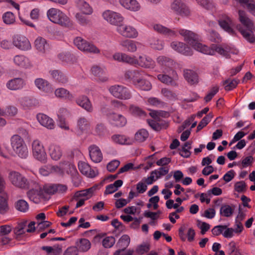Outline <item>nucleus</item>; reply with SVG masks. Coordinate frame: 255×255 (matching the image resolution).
I'll return each instance as SVG.
<instances>
[{
    "label": "nucleus",
    "mask_w": 255,
    "mask_h": 255,
    "mask_svg": "<svg viewBox=\"0 0 255 255\" xmlns=\"http://www.w3.org/2000/svg\"><path fill=\"white\" fill-rule=\"evenodd\" d=\"M153 29L157 32L164 35L167 37L175 38L178 34L184 38V40L195 50L202 53L210 55H214L216 53L221 55L228 57L230 49L226 46H220L212 44L210 47L198 41V36L192 31L183 28H168L160 24L153 25Z\"/></svg>",
    "instance_id": "nucleus-1"
},
{
    "label": "nucleus",
    "mask_w": 255,
    "mask_h": 255,
    "mask_svg": "<svg viewBox=\"0 0 255 255\" xmlns=\"http://www.w3.org/2000/svg\"><path fill=\"white\" fill-rule=\"evenodd\" d=\"M47 16L49 20L53 23L69 29L74 28L73 21L65 13L59 9L50 8L47 11Z\"/></svg>",
    "instance_id": "nucleus-2"
},
{
    "label": "nucleus",
    "mask_w": 255,
    "mask_h": 255,
    "mask_svg": "<svg viewBox=\"0 0 255 255\" xmlns=\"http://www.w3.org/2000/svg\"><path fill=\"white\" fill-rule=\"evenodd\" d=\"M10 142L11 149L15 155L22 159H26L28 156L27 145L23 138L18 134L12 135Z\"/></svg>",
    "instance_id": "nucleus-3"
},
{
    "label": "nucleus",
    "mask_w": 255,
    "mask_h": 255,
    "mask_svg": "<svg viewBox=\"0 0 255 255\" xmlns=\"http://www.w3.org/2000/svg\"><path fill=\"white\" fill-rule=\"evenodd\" d=\"M8 179L13 186L20 189L28 188L30 184L24 175L16 171L10 170L8 174Z\"/></svg>",
    "instance_id": "nucleus-4"
},
{
    "label": "nucleus",
    "mask_w": 255,
    "mask_h": 255,
    "mask_svg": "<svg viewBox=\"0 0 255 255\" xmlns=\"http://www.w3.org/2000/svg\"><path fill=\"white\" fill-rule=\"evenodd\" d=\"M73 42L75 46L81 51L92 54H99L100 53V49L96 45L81 37H76Z\"/></svg>",
    "instance_id": "nucleus-5"
},
{
    "label": "nucleus",
    "mask_w": 255,
    "mask_h": 255,
    "mask_svg": "<svg viewBox=\"0 0 255 255\" xmlns=\"http://www.w3.org/2000/svg\"><path fill=\"white\" fill-rule=\"evenodd\" d=\"M108 90L113 96L118 99L128 100L131 97L130 90L123 85H113L110 86Z\"/></svg>",
    "instance_id": "nucleus-6"
},
{
    "label": "nucleus",
    "mask_w": 255,
    "mask_h": 255,
    "mask_svg": "<svg viewBox=\"0 0 255 255\" xmlns=\"http://www.w3.org/2000/svg\"><path fill=\"white\" fill-rule=\"evenodd\" d=\"M31 150L35 159L43 163L46 161V153L43 144L39 140L34 139L32 141Z\"/></svg>",
    "instance_id": "nucleus-7"
},
{
    "label": "nucleus",
    "mask_w": 255,
    "mask_h": 255,
    "mask_svg": "<svg viewBox=\"0 0 255 255\" xmlns=\"http://www.w3.org/2000/svg\"><path fill=\"white\" fill-rule=\"evenodd\" d=\"M103 18L109 23L117 26H119L124 20V17L119 13L111 10H106L102 13Z\"/></svg>",
    "instance_id": "nucleus-8"
},
{
    "label": "nucleus",
    "mask_w": 255,
    "mask_h": 255,
    "mask_svg": "<svg viewBox=\"0 0 255 255\" xmlns=\"http://www.w3.org/2000/svg\"><path fill=\"white\" fill-rule=\"evenodd\" d=\"M117 32L122 36L129 38L137 37L138 32L132 26L126 24H121L116 28Z\"/></svg>",
    "instance_id": "nucleus-9"
},
{
    "label": "nucleus",
    "mask_w": 255,
    "mask_h": 255,
    "mask_svg": "<svg viewBox=\"0 0 255 255\" xmlns=\"http://www.w3.org/2000/svg\"><path fill=\"white\" fill-rule=\"evenodd\" d=\"M33 184L34 188H32L27 192V194L29 199L35 203H38L43 197V190L42 187L36 181H31Z\"/></svg>",
    "instance_id": "nucleus-10"
},
{
    "label": "nucleus",
    "mask_w": 255,
    "mask_h": 255,
    "mask_svg": "<svg viewBox=\"0 0 255 255\" xmlns=\"http://www.w3.org/2000/svg\"><path fill=\"white\" fill-rule=\"evenodd\" d=\"M171 9L176 14L182 16H187L190 12L187 5L179 0H175L171 4Z\"/></svg>",
    "instance_id": "nucleus-11"
},
{
    "label": "nucleus",
    "mask_w": 255,
    "mask_h": 255,
    "mask_svg": "<svg viewBox=\"0 0 255 255\" xmlns=\"http://www.w3.org/2000/svg\"><path fill=\"white\" fill-rule=\"evenodd\" d=\"M12 43L17 48L26 51L31 49V46L29 40L23 35H15L12 39Z\"/></svg>",
    "instance_id": "nucleus-12"
},
{
    "label": "nucleus",
    "mask_w": 255,
    "mask_h": 255,
    "mask_svg": "<svg viewBox=\"0 0 255 255\" xmlns=\"http://www.w3.org/2000/svg\"><path fill=\"white\" fill-rule=\"evenodd\" d=\"M171 48L176 52L186 56L192 55V50L185 43L177 40L170 43Z\"/></svg>",
    "instance_id": "nucleus-13"
},
{
    "label": "nucleus",
    "mask_w": 255,
    "mask_h": 255,
    "mask_svg": "<svg viewBox=\"0 0 255 255\" xmlns=\"http://www.w3.org/2000/svg\"><path fill=\"white\" fill-rule=\"evenodd\" d=\"M92 75L99 82H105L108 80L107 71L104 67L94 66L91 69Z\"/></svg>",
    "instance_id": "nucleus-14"
},
{
    "label": "nucleus",
    "mask_w": 255,
    "mask_h": 255,
    "mask_svg": "<svg viewBox=\"0 0 255 255\" xmlns=\"http://www.w3.org/2000/svg\"><path fill=\"white\" fill-rule=\"evenodd\" d=\"M166 70H163L165 74H159L157 75V79L162 83L169 85L173 86H177L176 81L178 79V76L176 72L173 70H171V76H170L167 75Z\"/></svg>",
    "instance_id": "nucleus-15"
},
{
    "label": "nucleus",
    "mask_w": 255,
    "mask_h": 255,
    "mask_svg": "<svg viewBox=\"0 0 255 255\" xmlns=\"http://www.w3.org/2000/svg\"><path fill=\"white\" fill-rule=\"evenodd\" d=\"M78 168L82 174L89 178H94L98 174L96 169L91 168L87 163L84 161L79 162Z\"/></svg>",
    "instance_id": "nucleus-16"
},
{
    "label": "nucleus",
    "mask_w": 255,
    "mask_h": 255,
    "mask_svg": "<svg viewBox=\"0 0 255 255\" xmlns=\"http://www.w3.org/2000/svg\"><path fill=\"white\" fill-rule=\"evenodd\" d=\"M13 62L16 66L22 68L30 69L33 66L29 59L23 55H15L13 58Z\"/></svg>",
    "instance_id": "nucleus-17"
},
{
    "label": "nucleus",
    "mask_w": 255,
    "mask_h": 255,
    "mask_svg": "<svg viewBox=\"0 0 255 255\" xmlns=\"http://www.w3.org/2000/svg\"><path fill=\"white\" fill-rule=\"evenodd\" d=\"M34 84L39 90L46 94H51L53 92V88L51 85L47 80L44 79H36L34 81Z\"/></svg>",
    "instance_id": "nucleus-18"
},
{
    "label": "nucleus",
    "mask_w": 255,
    "mask_h": 255,
    "mask_svg": "<svg viewBox=\"0 0 255 255\" xmlns=\"http://www.w3.org/2000/svg\"><path fill=\"white\" fill-rule=\"evenodd\" d=\"M37 120L39 124L48 129H53L55 128V123L52 119L43 114H38Z\"/></svg>",
    "instance_id": "nucleus-19"
},
{
    "label": "nucleus",
    "mask_w": 255,
    "mask_h": 255,
    "mask_svg": "<svg viewBox=\"0 0 255 255\" xmlns=\"http://www.w3.org/2000/svg\"><path fill=\"white\" fill-rule=\"evenodd\" d=\"M34 47L40 54L45 53L49 49V45L47 40L40 36L35 40Z\"/></svg>",
    "instance_id": "nucleus-20"
},
{
    "label": "nucleus",
    "mask_w": 255,
    "mask_h": 255,
    "mask_svg": "<svg viewBox=\"0 0 255 255\" xmlns=\"http://www.w3.org/2000/svg\"><path fill=\"white\" fill-rule=\"evenodd\" d=\"M77 104L89 113L93 111V107L91 102L88 97L82 95L78 97L76 100Z\"/></svg>",
    "instance_id": "nucleus-21"
},
{
    "label": "nucleus",
    "mask_w": 255,
    "mask_h": 255,
    "mask_svg": "<svg viewBox=\"0 0 255 255\" xmlns=\"http://www.w3.org/2000/svg\"><path fill=\"white\" fill-rule=\"evenodd\" d=\"M108 119L112 124L119 127L125 126L127 122L126 118L124 116L116 113L109 115Z\"/></svg>",
    "instance_id": "nucleus-22"
},
{
    "label": "nucleus",
    "mask_w": 255,
    "mask_h": 255,
    "mask_svg": "<svg viewBox=\"0 0 255 255\" xmlns=\"http://www.w3.org/2000/svg\"><path fill=\"white\" fill-rule=\"evenodd\" d=\"M218 21L220 26L224 30L229 33L233 32V29L232 28L233 21L228 15L225 14L221 15Z\"/></svg>",
    "instance_id": "nucleus-23"
},
{
    "label": "nucleus",
    "mask_w": 255,
    "mask_h": 255,
    "mask_svg": "<svg viewBox=\"0 0 255 255\" xmlns=\"http://www.w3.org/2000/svg\"><path fill=\"white\" fill-rule=\"evenodd\" d=\"M136 65L145 68L153 69L155 67V62L149 56L140 55L137 59Z\"/></svg>",
    "instance_id": "nucleus-24"
},
{
    "label": "nucleus",
    "mask_w": 255,
    "mask_h": 255,
    "mask_svg": "<svg viewBox=\"0 0 255 255\" xmlns=\"http://www.w3.org/2000/svg\"><path fill=\"white\" fill-rule=\"evenodd\" d=\"M119 2L123 7L131 11H137L140 9V5L137 0H120Z\"/></svg>",
    "instance_id": "nucleus-25"
},
{
    "label": "nucleus",
    "mask_w": 255,
    "mask_h": 255,
    "mask_svg": "<svg viewBox=\"0 0 255 255\" xmlns=\"http://www.w3.org/2000/svg\"><path fill=\"white\" fill-rule=\"evenodd\" d=\"M89 151L90 157L93 162L99 163L102 161L103 155L98 146L92 145L89 147Z\"/></svg>",
    "instance_id": "nucleus-26"
},
{
    "label": "nucleus",
    "mask_w": 255,
    "mask_h": 255,
    "mask_svg": "<svg viewBox=\"0 0 255 255\" xmlns=\"http://www.w3.org/2000/svg\"><path fill=\"white\" fill-rule=\"evenodd\" d=\"M48 153L54 160H59L62 156L63 151L61 147L55 144H51L48 147Z\"/></svg>",
    "instance_id": "nucleus-27"
},
{
    "label": "nucleus",
    "mask_w": 255,
    "mask_h": 255,
    "mask_svg": "<svg viewBox=\"0 0 255 255\" xmlns=\"http://www.w3.org/2000/svg\"><path fill=\"white\" fill-rule=\"evenodd\" d=\"M111 139L113 143L121 145H130L133 142L131 138L124 134H114Z\"/></svg>",
    "instance_id": "nucleus-28"
},
{
    "label": "nucleus",
    "mask_w": 255,
    "mask_h": 255,
    "mask_svg": "<svg viewBox=\"0 0 255 255\" xmlns=\"http://www.w3.org/2000/svg\"><path fill=\"white\" fill-rule=\"evenodd\" d=\"M156 62L163 70H166V68H170L174 64L173 60L163 55L158 56L156 58Z\"/></svg>",
    "instance_id": "nucleus-29"
},
{
    "label": "nucleus",
    "mask_w": 255,
    "mask_h": 255,
    "mask_svg": "<svg viewBox=\"0 0 255 255\" xmlns=\"http://www.w3.org/2000/svg\"><path fill=\"white\" fill-rule=\"evenodd\" d=\"M24 85V81L22 79L14 78L7 82L6 87L10 90H17L22 89Z\"/></svg>",
    "instance_id": "nucleus-30"
},
{
    "label": "nucleus",
    "mask_w": 255,
    "mask_h": 255,
    "mask_svg": "<svg viewBox=\"0 0 255 255\" xmlns=\"http://www.w3.org/2000/svg\"><path fill=\"white\" fill-rule=\"evenodd\" d=\"M137 42L133 40L125 39L120 41V45L128 52L134 53L137 50Z\"/></svg>",
    "instance_id": "nucleus-31"
},
{
    "label": "nucleus",
    "mask_w": 255,
    "mask_h": 255,
    "mask_svg": "<svg viewBox=\"0 0 255 255\" xmlns=\"http://www.w3.org/2000/svg\"><path fill=\"white\" fill-rule=\"evenodd\" d=\"M142 72L138 70L127 71L125 73V78L129 79L135 85L142 79Z\"/></svg>",
    "instance_id": "nucleus-32"
},
{
    "label": "nucleus",
    "mask_w": 255,
    "mask_h": 255,
    "mask_svg": "<svg viewBox=\"0 0 255 255\" xmlns=\"http://www.w3.org/2000/svg\"><path fill=\"white\" fill-rule=\"evenodd\" d=\"M55 96L60 99L71 101L73 99V95L67 89L64 88H58L55 90Z\"/></svg>",
    "instance_id": "nucleus-33"
},
{
    "label": "nucleus",
    "mask_w": 255,
    "mask_h": 255,
    "mask_svg": "<svg viewBox=\"0 0 255 255\" xmlns=\"http://www.w3.org/2000/svg\"><path fill=\"white\" fill-rule=\"evenodd\" d=\"M183 75L186 80L190 84L193 85L198 82V76L194 71L185 69L184 70Z\"/></svg>",
    "instance_id": "nucleus-34"
},
{
    "label": "nucleus",
    "mask_w": 255,
    "mask_h": 255,
    "mask_svg": "<svg viewBox=\"0 0 255 255\" xmlns=\"http://www.w3.org/2000/svg\"><path fill=\"white\" fill-rule=\"evenodd\" d=\"M77 249V252H86L90 250L91 247V242L87 239H81L76 243V246Z\"/></svg>",
    "instance_id": "nucleus-35"
},
{
    "label": "nucleus",
    "mask_w": 255,
    "mask_h": 255,
    "mask_svg": "<svg viewBox=\"0 0 255 255\" xmlns=\"http://www.w3.org/2000/svg\"><path fill=\"white\" fill-rule=\"evenodd\" d=\"M19 104L24 108L27 109L32 107L36 106L39 104L37 100L30 99L28 97H23L18 100Z\"/></svg>",
    "instance_id": "nucleus-36"
},
{
    "label": "nucleus",
    "mask_w": 255,
    "mask_h": 255,
    "mask_svg": "<svg viewBox=\"0 0 255 255\" xmlns=\"http://www.w3.org/2000/svg\"><path fill=\"white\" fill-rule=\"evenodd\" d=\"M27 227V222H23L19 223L13 230L14 238L17 240H20L21 236L26 232V227Z\"/></svg>",
    "instance_id": "nucleus-37"
},
{
    "label": "nucleus",
    "mask_w": 255,
    "mask_h": 255,
    "mask_svg": "<svg viewBox=\"0 0 255 255\" xmlns=\"http://www.w3.org/2000/svg\"><path fill=\"white\" fill-rule=\"evenodd\" d=\"M239 16L240 21L244 26L247 29H253L254 24L251 19L247 16L245 11L239 10Z\"/></svg>",
    "instance_id": "nucleus-38"
},
{
    "label": "nucleus",
    "mask_w": 255,
    "mask_h": 255,
    "mask_svg": "<svg viewBox=\"0 0 255 255\" xmlns=\"http://www.w3.org/2000/svg\"><path fill=\"white\" fill-rule=\"evenodd\" d=\"M7 199L6 193L4 191H0V214H5L8 210Z\"/></svg>",
    "instance_id": "nucleus-39"
},
{
    "label": "nucleus",
    "mask_w": 255,
    "mask_h": 255,
    "mask_svg": "<svg viewBox=\"0 0 255 255\" xmlns=\"http://www.w3.org/2000/svg\"><path fill=\"white\" fill-rule=\"evenodd\" d=\"M77 128L81 132H86L90 128V124L85 117H80L77 121Z\"/></svg>",
    "instance_id": "nucleus-40"
},
{
    "label": "nucleus",
    "mask_w": 255,
    "mask_h": 255,
    "mask_svg": "<svg viewBox=\"0 0 255 255\" xmlns=\"http://www.w3.org/2000/svg\"><path fill=\"white\" fill-rule=\"evenodd\" d=\"M78 6L83 14L91 15L93 12L92 7L85 0H79L78 2Z\"/></svg>",
    "instance_id": "nucleus-41"
},
{
    "label": "nucleus",
    "mask_w": 255,
    "mask_h": 255,
    "mask_svg": "<svg viewBox=\"0 0 255 255\" xmlns=\"http://www.w3.org/2000/svg\"><path fill=\"white\" fill-rule=\"evenodd\" d=\"M130 243V238L127 235H123L119 239L117 246L120 248L118 251H122L124 253H127L125 250L128 246Z\"/></svg>",
    "instance_id": "nucleus-42"
},
{
    "label": "nucleus",
    "mask_w": 255,
    "mask_h": 255,
    "mask_svg": "<svg viewBox=\"0 0 255 255\" xmlns=\"http://www.w3.org/2000/svg\"><path fill=\"white\" fill-rule=\"evenodd\" d=\"M238 29L241 32L243 37L249 42L254 43L255 41V37L252 31V29H243L241 26H238Z\"/></svg>",
    "instance_id": "nucleus-43"
},
{
    "label": "nucleus",
    "mask_w": 255,
    "mask_h": 255,
    "mask_svg": "<svg viewBox=\"0 0 255 255\" xmlns=\"http://www.w3.org/2000/svg\"><path fill=\"white\" fill-rule=\"evenodd\" d=\"M123 182L122 180H116L114 183L108 185L105 191V194H110L117 191L122 186Z\"/></svg>",
    "instance_id": "nucleus-44"
},
{
    "label": "nucleus",
    "mask_w": 255,
    "mask_h": 255,
    "mask_svg": "<svg viewBox=\"0 0 255 255\" xmlns=\"http://www.w3.org/2000/svg\"><path fill=\"white\" fill-rule=\"evenodd\" d=\"M15 209L21 212L25 213L29 210V205L24 200L19 199L14 204Z\"/></svg>",
    "instance_id": "nucleus-45"
},
{
    "label": "nucleus",
    "mask_w": 255,
    "mask_h": 255,
    "mask_svg": "<svg viewBox=\"0 0 255 255\" xmlns=\"http://www.w3.org/2000/svg\"><path fill=\"white\" fill-rule=\"evenodd\" d=\"M149 43L152 48L157 50H162L164 47V41L155 37L150 38Z\"/></svg>",
    "instance_id": "nucleus-46"
},
{
    "label": "nucleus",
    "mask_w": 255,
    "mask_h": 255,
    "mask_svg": "<svg viewBox=\"0 0 255 255\" xmlns=\"http://www.w3.org/2000/svg\"><path fill=\"white\" fill-rule=\"evenodd\" d=\"M95 187H92L90 188L80 191L76 193L77 197H83L87 200L93 195V193L96 190Z\"/></svg>",
    "instance_id": "nucleus-47"
},
{
    "label": "nucleus",
    "mask_w": 255,
    "mask_h": 255,
    "mask_svg": "<svg viewBox=\"0 0 255 255\" xmlns=\"http://www.w3.org/2000/svg\"><path fill=\"white\" fill-rule=\"evenodd\" d=\"M135 86L139 89L143 91H149L151 89L150 82L144 79H141Z\"/></svg>",
    "instance_id": "nucleus-48"
},
{
    "label": "nucleus",
    "mask_w": 255,
    "mask_h": 255,
    "mask_svg": "<svg viewBox=\"0 0 255 255\" xmlns=\"http://www.w3.org/2000/svg\"><path fill=\"white\" fill-rule=\"evenodd\" d=\"M148 132L146 129H141L135 134V139L139 142H143L148 138Z\"/></svg>",
    "instance_id": "nucleus-49"
},
{
    "label": "nucleus",
    "mask_w": 255,
    "mask_h": 255,
    "mask_svg": "<svg viewBox=\"0 0 255 255\" xmlns=\"http://www.w3.org/2000/svg\"><path fill=\"white\" fill-rule=\"evenodd\" d=\"M233 213L234 210L230 205H224L221 207L220 213L222 216L230 217L233 215Z\"/></svg>",
    "instance_id": "nucleus-50"
},
{
    "label": "nucleus",
    "mask_w": 255,
    "mask_h": 255,
    "mask_svg": "<svg viewBox=\"0 0 255 255\" xmlns=\"http://www.w3.org/2000/svg\"><path fill=\"white\" fill-rule=\"evenodd\" d=\"M161 93L164 97L170 100L174 101L177 99V94L167 88L162 89Z\"/></svg>",
    "instance_id": "nucleus-51"
},
{
    "label": "nucleus",
    "mask_w": 255,
    "mask_h": 255,
    "mask_svg": "<svg viewBox=\"0 0 255 255\" xmlns=\"http://www.w3.org/2000/svg\"><path fill=\"white\" fill-rule=\"evenodd\" d=\"M239 83L238 79H228L225 81L223 84L225 85V89L226 91H231L237 87Z\"/></svg>",
    "instance_id": "nucleus-52"
},
{
    "label": "nucleus",
    "mask_w": 255,
    "mask_h": 255,
    "mask_svg": "<svg viewBox=\"0 0 255 255\" xmlns=\"http://www.w3.org/2000/svg\"><path fill=\"white\" fill-rule=\"evenodd\" d=\"M2 19L4 23L6 24H11L15 21V16L13 13L10 11L5 12L2 15Z\"/></svg>",
    "instance_id": "nucleus-53"
},
{
    "label": "nucleus",
    "mask_w": 255,
    "mask_h": 255,
    "mask_svg": "<svg viewBox=\"0 0 255 255\" xmlns=\"http://www.w3.org/2000/svg\"><path fill=\"white\" fill-rule=\"evenodd\" d=\"M77 21L81 25L85 26L90 24V20L81 13H77L75 15Z\"/></svg>",
    "instance_id": "nucleus-54"
},
{
    "label": "nucleus",
    "mask_w": 255,
    "mask_h": 255,
    "mask_svg": "<svg viewBox=\"0 0 255 255\" xmlns=\"http://www.w3.org/2000/svg\"><path fill=\"white\" fill-rule=\"evenodd\" d=\"M115 242V238L113 236H107L103 239L102 245L105 248H110L114 246Z\"/></svg>",
    "instance_id": "nucleus-55"
},
{
    "label": "nucleus",
    "mask_w": 255,
    "mask_h": 255,
    "mask_svg": "<svg viewBox=\"0 0 255 255\" xmlns=\"http://www.w3.org/2000/svg\"><path fill=\"white\" fill-rule=\"evenodd\" d=\"M123 62L129 64L130 65H136L137 58L135 56L129 55L124 53Z\"/></svg>",
    "instance_id": "nucleus-56"
},
{
    "label": "nucleus",
    "mask_w": 255,
    "mask_h": 255,
    "mask_svg": "<svg viewBox=\"0 0 255 255\" xmlns=\"http://www.w3.org/2000/svg\"><path fill=\"white\" fill-rule=\"evenodd\" d=\"M242 5H246L249 11L255 16V4L249 3V0H235Z\"/></svg>",
    "instance_id": "nucleus-57"
},
{
    "label": "nucleus",
    "mask_w": 255,
    "mask_h": 255,
    "mask_svg": "<svg viewBox=\"0 0 255 255\" xmlns=\"http://www.w3.org/2000/svg\"><path fill=\"white\" fill-rule=\"evenodd\" d=\"M218 91L219 87L218 86H213L204 98L205 102H208L211 101L213 97L218 92Z\"/></svg>",
    "instance_id": "nucleus-58"
},
{
    "label": "nucleus",
    "mask_w": 255,
    "mask_h": 255,
    "mask_svg": "<svg viewBox=\"0 0 255 255\" xmlns=\"http://www.w3.org/2000/svg\"><path fill=\"white\" fill-rule=\"evenodd\" d=\"M58 57L59 60L66 63L70 62L73 59V55L69 52H62L58 54Z\"/></svg>",
    "instance_id": "nucleus-59"
},
{
    "label": "nucleus",
    "mask_w": 255,
    "mask_h": 255,
    "mask_svg": "<svg viewBox=\"0 0 255 255\" xmlns=\"http://www.w3.org/2000/svg\"><path fill=\"white\" fill-rule=\"evenodd\" d=\"M197 3L205 9H210L213 7V4L210 0H195Z\"/></svg>",
    "instance_id": "nucleus-60"
},
{
    "label": "nucleus",
    "mask_w": 255,
    "mask_h": 255,
    "mask_svg": "<svg viewBox=\"0 0 255 255\" xmlns=\"http://www.w3.org/2000/svg\"><path fill=\"white\" fill-rule=\"evenodd\" d=\"M211 119L212 116L210 115H208L206 117H205L199 124L197 127V131H199L204 127H205L211 120Z\"/></svg>",
    "instance_id": "nucleus-61"
},
{
    "label": "nucleus",
    "mask_w": 255,
    "mask_h": 255,
    "mask_svg": "<svg viewBox=\"0 0 255 255\" xmlns=\"http://www.w3.org/2000/svg\"><path fill=\"white\" fill-rule=\"evenodd\" d=\"M43 189L47 194H53L56 193V184H46L43 186Z\"/></svg>",
    "instance_id": "nucleus-62"
},
{
    "label": "nucleus",
    "mask_w": 255,
    "mask_h": 255,
    "mask_svg": "<svg viewBox=\"0 0 255 255\" xmlns=\"http://www.w3.org/2000/svg\"><path fill=\"white\" fill-rule=\"evenodd\" d=\"M17 110L15 107L10 106L6 108L5 112L0 109V115L3 116L4 114H6L10 116H13L17 113Z\"/></svg>",
    "instance_id": "nucleus-63"
},
{
    "label": "nucleus",
    "mask_w": 255,
    "mask_h": 255,
    "mask_svg": "<svg viewBox=\"0 0 255 255\" xmlns=\"http://www.w3.org/2000/svg\"><path fill=\"white\" fill-rule=\"evenodd\" d=\"M50 168V164L44 165L39 168V172L42 176H48L51 174V168Z\"/></svg>",
    "instance_id": "nucleus-64"
}]
</instances>
